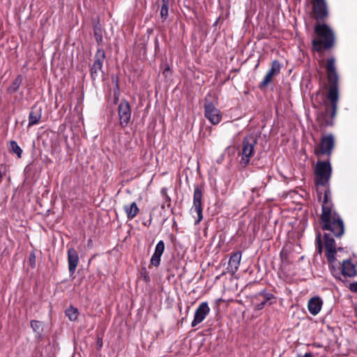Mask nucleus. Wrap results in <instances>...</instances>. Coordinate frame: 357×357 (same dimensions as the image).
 Instances as JSON below:
<instances>
[{
    "mask_svg": "<svg viewBox=\"0 0 357 357\" xmlns=\"http://www.w3.org/2000/svg\"><path fill=\"white\" fill-rule=\"evenodd\" d=\"M331 273L335 278H340L339 268H335L333 265L331 266Z\"/></svg>",
    "mask_w": 357,
    "mask_h": 357,
    "instance_id": "c85d7f7f",
    "label": "nucleus"
},
{
    "mask_svg": "<svg viewBox=\"0 0 357 357\" xmlns=\"http://www.w3.org/2000/svg\"><path fill=\"white\" fill-rule=\"evenodd\" d=\"M298 357H314L311 353H305L304 355L299 354Z\"/></svg>",
    "mask_w": 357,
    "mask_h": 357,
    "instance_id": "7c9ffc66",
    "label": "nucleus"
},
{
    "mask_svg": "<svg viewBox=\"0 0 357 357\" xmlns=\"http://www.w3.org/2000/svg\"><path fill=\"white\" fill-rule=\"evenodd\" d=\"M161 194L163 195V197H168V195L167 194V191L165 189H162L161 190Z\"/></svg>",
    "mask_w": 357,
    "mask_h": 357,
    "instance_id": "2f4dec72",
    "label": "nucleus"
},
{
    "mask_svg": "<svg viewBox=\"0 0 357 357\" xmlns=\"http://www.w3.org/2000/svg\"><path fill=\"white\" fill-rule=\"evenodd\" d=\"M105 59V52L102 49L98 48L94 56V61L91 66L90 73L92 79L95 80L102 72V66Z\"/></svg>",
    "mask_w": 357,
    "mask_h": 357,
    "instance_id": "1a4fd4ad",
    "label": "nucleus"
},
{
    "mask_svg": "<svg viewBox=\"0 0 357 357\" xmlns=\"http://www.w3.org/2000/svg\"><path fill=\"white\" fill-rule=\"evenodd\" d=\"M257 143V138L253 135L245 137L243 140V149H242V161L245 165H248L250 161V157L254 153V149Z\"/></svg>",
    "mask_w": 357,
    "mask_h": 357,
    "instance_id": "6e6552de",
    "label": "nucleus"
},
{
    "mask_svg": "<svg viewBox=\"0 0 357 357\" xmlns=\"http://www.w3.org/2000/svg\"><path fill=\"white\" fill-rule=\"evenodd\" d=\"M335 146V138L333 134H328L322 136L319 144L314 149V153L317 156L326 155L328 158L331 156L333 149Z\"/></svg>",
    "mask_w": 357,
    "mask_h": 357,
    "instance_id": "423d86ee",
    "label": "nucleus"
},
{
    "mask_svg": "<svg viewBox=\"0 0 357 357\" xmlns=\"http://www.w3.org/2000/svg\"><path fill=\"white\" fill-rule=\"evenodd\" d=\"M280 68L281 66L278 60L272 61L271 68L264 76L263 80L259 83V88L263 89L267 86L272 82L273 77L280 73Z\"/></svg>",
    "mask_w": 357,
    "mask_h": 357,
    "instance_id": "f8f14e48",
    "label": "nucleus"
},
{
    "mask_svg": "<svg viewBox=\"0 0 357 357\" xmlns=\"http://www.w3.org/2000/svg\"><path fill=\"white\" fill-rule=\"evenodd\" d=\"M332 167L329 161H318L315 167L316 185L326 186L331 176Z\"/></svg>",
    "mask_w": 357,
    "mask_h": 357,
    "instance_id": "20e7f679",
    "label": "nucleus"
},
{
    "mask_svg": "<svg viewBox=\"0 0 357 357\" xmlns=\"http://www.w3.org/2000/svg\"><path fill=\"white\" fill-rule=\"evenodd\" d=\"M202 197L203 193L202 188L199 185H195L193 194V206L192 211L194 210L197 214V219L195 220V225L199 223L203 219V208H202Z\"/></svg>",
    "mask_w": 357,
    "mask_h": 357,
    "instance_id": "9d476101",
    "label": "nucleus"
},
{
    "mask_svg": "<svg viewBox=\"0 0 357 357\" xmlns=\"http://www.w3.org/2000/svg\"><path fill=\"white\" fill-rule=\"evenodd\" d=\"M204 116L213 124L217 125L222 120V114L219 109L206 97L204 99Z\"/></svg>",
    "mask_w": 357,
    "mask_h": 357,
    "instance_id": "0eeeda50",
    "label": "nucleus"
},
{
    "mask_svg": "<svg viewBox=\"0 0 357 357\" xmlns=\"http://www.w3.org/2000/svg\"><path fill=\"white\" fill-rule=\"evenodd\" d=\"M321 211V229L329 231L324 235L326 257L328 263L332 264L335 261L337 250L335 241L331 235L336 238L342 237L344 234V225L340 215L333 210L329 188L324 191Z\"/></svg>",
    "mask_w": 357,
    "mask_h": 357,
    "instance_id": "f257e3e1",
    "label": "nucleus"
},
{
    "mask_svg": "<svg viewBox=\"0 0 357 357\" xmlns=\"http://www.w3.org/2000/svg\"><path fill=\"white\" fill-rule=\"evenodd\" d=\"M324 67L327 73V79L329 84L327 93V100L330 102H324L325 110L324 112V118L330 116L333 120L337 114L339 100L338 80L339 76L335 66V59L332 56L325 61ZM326 126L332 125V121L326 119Z\"/></svg>",
    "mask_w": 357,
    "mask_h": 357,
    "instance_id": "f03ea898",
    "label": "nucleus"
},
{
    "mask_svg": "<svg viewBox=\"0 0 357 357\" xmlns=\"http://www.w3.org/2000/svg\"><path fill=\"white\" fill-rule=\"evenodd\" d=\"M68 263L69 273L72 275L75 273V270L79 264L78 253L73 248L68 249Z\"/></svg>",
    "mask_w": 357,
    "mask_h": 357,
    "instance_id": "2eb2a0df",
    "label": "nucleus"
},
{
    "mask_svg": "<svg viewBox=\"0 0 357 357\" xmlns=\"http://www.w3.org/2000/svg\"><path fill=\"white\" fill-rule=\"evenodd\" d=\"M165 251V243L160 241L155 248L154 253L151 258V265L158 267L160 264V258Z\"/></svg>",
    "mask_w": 357,
    "mask_h": 357,
    "instance_id": "f3484780",
    "label": "nucleus"
},
{
    "mask_svg": "<svg viewBox=\"0 0 357 357\" xmlns=\"http://www.w3.org/2000/svg\"><path fill=\"white\" fill-rule=\"evenodd\" d=\"M210 312V307L207 302L201 303L195 312L194 319L191 322V326L195 327L202 322Z\"/></svg>",
    "mask_w": 357,
    "mask_h": 357,
    "instance_id": "4468645a",
    "label": "nucleus"
},
{
    "mask_svg": "<svg viewBox=\"0 0 357 357\" xmlns=\"http://www.w3.org/2000/svg\"><path fill=\"white\" fill-rule=\"evenodd\" d=\"M241 260V252H236L233 253L228 262L227 271L232 275H234L238 269Z\"/></svg>",
    "mask_w": 357,
    "mask_h": 357,
    "instance_id": "dca6fc26",
    "label": "nucleus"
},
{
    "mask_svg": "<svg viewBox=\"0 0 357 357\" xmlns=\"http://www.w3.org/2000/svg\"><path fill=\"white\" fill-rule=\"evenodd\" d=\"M94 36L98 43L102 42V36L101 29L97 25L94 27Z\"/></svg>",
    "mask_w": 357,
    "mask_h": 357,
    "instance_id": "a878e982",
    "label": "nucleus"
},
{
    "mask_svg": "<svg viewBox=\"0 0 357 357\" xmlns=\"http://www.w3.org/2000/svg\"><path fill=\"white\" fill-rule=\"evenodd\" d=\"M23 81V77L22 75H18L15 79L13 81L10 86L7 89V92L10 94L17 92L20 86H21Z\"/></svg>",
    "mask_w": 357,
    "mask_h": 357,
    "instance_id": "4be33fe9",
    "label": "nucleus"
},
{
    "mask_svg": "<svg viewBox=\"0 0 357 357\" xmlns=\"http://www.w3.org/2000/svg\"><path fill=\"white\" fill-rule=\"evenodd\" d=\"M42 116V109L34 105L31 107L29 115V126H34L39 123Z\"/></svg>",
    "mask_w": 357,
    "mask_h": 357,
    "instance_id": "6ab92c4d",
    "label": "nucleus"
},
{
    "mask_svg": "<svg viewBox=\"0 0 357 357\" xmlns=\"http://www.w3.org/2000/svg\"><path fill=\"white\" fill-rule=\"evenodd\" d=\"M10 149L12 151L15 153L19 158L22 157V149L18 146L17 143L15 141H10Z\"/></svg>",
    "mask_w": 357,
    "mask_h": 357,
    "instance_id": "393cba45",
    "label": "nucleus"
},
{
    "mask_svg": "<svg viewBox=\"0 0 357 357\" xmlns=\"http://www.w3.org/2000/svg\"><path fill=\"white\" fill-rule=\"evenodd\" d=\"M31 326L35 332L40 333L42 324L39 321L32 320L31 321Z\"/></svg>",
    "mask_w": 357,
    "mask_h": 357,
    "instance_id": "bb28decb",
    "label": "nucleus"
},
{
    "mask_svg": "<svg viewBox=\"0 0 357 357\" xmlns=\"http://www.w3.org/2000/svg\"><path fill=\"white\" fill-rule=\"evenodd\" d=\"M276 297L271 293H268L265 290L256 294L252 299L251 305L255 311H259L263 309L266 305L275 303Z\"/></svg>",
    "mask_w": 357,
    "mask_h": 357,
    "instance_id": "39448f33",
    "label": "nucleus"
},
{
    "mask_svg": "<svg viewBox=\"0 0 357 357\" xmlns=\"http://www.w3.org/2000/svg\"><path fill=\"white\" fill-rule=\"evenodd\" d=\"M165 198V199L168 202H169L171 200L170 197L168 196V197H164Z\"/></svg>",
    "mask_w": 357,
    "mask_h": 357,
    "instance_id": "473e14b6",
    "label": "nucleus"
},
{
    "mask_svg": "<svg viewBox=\"0 0 357 357\" xmlns=\"http://www.w3.org/2000/svg\"><path fill=\"white\" fill-rule=\"evenodd\" d=\"M317 37L312 41V50L321 52L333 47L335 37L333 31L326 24H317L314 26Z\"/></svg>",
    "mask_w": 357,
    "mask_h": 357,
    "instance_id": "7ed1b4c3",
    "label": "nucleus"
},
{
    "mask_svg": "<svg viewBox=\"0 0 357 357\" xmlns=\"http://www.w3.org/2000/svg\"><path fill=\"white\" fill-rule=\"evenodd\" d=\"M312 15L317 20H321L328 16L327 4L325 0H312Z\"/></svg>",
    "mask_w": 357,
    "mask_h": 357,
    "instance_id": "ddd939ff",
    "label": "nucleus"
},
{
    "mask_svg": "<svg viewBox=\"0 0 357 357\" xmlns=\"http://www.w3.org/2000/svg\"><path fill=\"white\" fill-rule=\"evenodd\" d=\"M162 4L160 9V17L162 21L166 20L168 16V10H169V0H162Z\"/></svg>",
    "mask_w": 357,
    "mask_h": 357,
    "instance_id": "5701e85b",
    "label": "nucleus"
},
{
    "mask_svg": "<svg viewBox=\"0 0 357 357\" xmlns=\"http://www.w3.org/2000/svg\"><path fill=\"white\" fill-rule=\"evenodd\" d=\"M323 301L319 297L310 298L307 303V308L310 314L317 315L321 310Z\"/></svg>",
    "mask_w": 357,
    "mask_h": 357,
    "instance_id": "a211bd4d",
    "label": "nucleus"
},
{
    "mask_svg": "<svg viewBox=\"0 0 357 357\" xmlns=\"http://www.w3.org/2000/svg\"><path fill=\"white\" fill-rule=\"evenodd\" d=\"M349 289L353 292H357V282L351 283Z\"/></svg>",
    "mask_w": 357,
    "mask_h": 357,
    "instance_id": "c756f323",
    "label": "nucleus"
},
{
    "mask_svg": "<svg viewBox=\"0 0 357 357\" xmlns=\"http://www.w3.org/2000/svg\"><path fill=\"white\" fill-rule=\"evenodd\" d=\"M119 123L121 127H126L130 120L131 109L128 101L122 100L118 107Z\"/></svg>",
    "mask_w": 357,
    "mask_h": 357,
    "instance_id": "9b49d317",
    "label": "nucleus"
},
{
    "mask_svg": "<svg viewBox=\"0 0 357 357\" xmlns=\"http://www.w3.org/2000/svg\"><path fill=\"white\" fill-rule=\"evenodd\" d=\"M66 315L70 321H75L78 317V310L77 308L70 307L66 310Z\"/></svg>",
    "mask_w": 357,
    "mask_h": 357,
    "instance_id": "b1692460",
    "label": "nucleus"
},
{
    "mask_svg": "<svg viewBox=\"0 0 357 357\" xmlns=\"http://www.w3.org/2000/svg\"><path fill=\"white\" fill-rule=\"evenodd\" d=\"M123 208L127 215V218L129 220L135 218L139 211V209L135 202L125 205Z\"/></svg>",
    "mask_w": 357,
    "mask_h": 357,
    "instance_id": "412c9836",
    "label": "nucleus"
},
{
    "mask_svg": "<svg viewBox=\"0 0 357 357\" xmlns=\"http://www.w3.org/2000/svg\"><path fill=\"white\" fill-rule=\"evenodd\" d=\"M316 245H317V249L318 250V252L319 254H321L322 252V241H321V236L319 232L317 233V234Z\"/></svg>",
    "mask_w": 357,
    "mask_h": 357,
    "instance_id": "cd10ccee",
    "label": "nucleus"
},
{
    "mask_svg": "<svg viewBox=\"0 0 357 357\" xmlns=\"http://www.w3.org/2000/svg\"><path fill=\"white\" fill-rule=\"evenodd\" d=\"M342 274L347 277H353L356 275L355 266L349 260H344L342 264Z\"/></svg>",
    "mask_w": 357,
    "mask_h": 357,
    "instance_id": "aec40b11",
    "label": "nucleus"
}]
</instances>
